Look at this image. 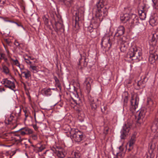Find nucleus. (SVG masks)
<instances>
[{
    "label": "nucleus",
    "mask_w": 158,
    "mask_h": 158,
    "mask_svg": "<svg viewBox=\"0 0 158 158\" xmlns=\"http://www.w3.org/2000/svg\"><path fill=\"white\" fill-rule=\"evenodd\" d=\"M128 47V43L125 41H122L120 47V49L121 52H124L127 49Z\"/></svg>",
    "instance_id": "4be33fe9"
},
{
    "label": "nucleus",
    "mask_w": 158,
    "mask_h": 158,
    "mask_svg": "<svg viewBox=\"0 0 158 158\" xmlns=\"http://www.w3.org/2000/svg\"><path fill=\"white\" fill-rule=\"evenodd\" d=\"M158 129V122L155 121L152 124L151 127V130L153 132H156Z\"/></svg>",
    "instance_id": "a878e982"
},
{
    "label": "nucleus",
    "mask_w": 158,
    "mask_h": 158,
    "mask_svg": "<svg viewBox=\"0 0 158 158\" xmlns=\"http://www.w3.org/2000/svg\"><path fill=\"white\" fill-rule=\"evenodd\" d=\"M24 61L26 63L30 71L34 73H36L39 71V67L36 66L31 60H33L35 58H32L31 56H26L24 57Z\"/></svg>",
    "instance_id": "423d86ee"
},
{
    "label": "nucleus",
    "mask_w": 158,
    "mask_h": 158,
    "mask_svg": "<svg viewBox=\"0 0 158 158\" xmlns=\"http://www.w3.org/2000/svg\"><path fill=\"white\" fill-rule=\"evenodd\" d=\"M139 0H138V1H139Z\"/></svg>",
    "instance_id": "4d7b16f0"
},
{
    "label": "nucleus",
    "mask_w": 158,
    "mask_h": 158,
    "mask_svg": "<svg viewBox=\"0 0 158 158\" xmlns=\"http://www.w3.org/2000/svg\"><path fill=\"white\" fill-rule=\"evenodd\" d=\"M119 148L121 151V152L117 153L116 157L117 158H122L124 156V153L122 151V148L121 146H120Z\"/></svg>",
    "instance_id": "bb28decb"
},
{
    "label": "nucleus",
    "mask_w": 158,
    "mask_h": 158,
    "mask_svg": "<svg viewBox=\"0 0 158 158\" xmlns=\"http://www.w3.org/2000/svg\"><path fill=\"white\" fill-rule=\"evenodd\" d=\"M75 98H72V99L73 101L75 102V103L77 104V101L80 100V99L79 98V96L77 94V93L75 95Z\"/></svg>",
    "instance_id": "72a5a7b5"
},
{
    "label": "nucleus",
    "mask_w": 158,
    "mask_h": 158,
    "mask_svg": "<svg viewBox=\"0 0 158 158\" xmlns=\"http://www.w3.org/2000/svg\"><path fill=\"white\" fill-rule=\"evenodd\" d=\"M152 46L150 48V55L149 58V61L151 64L155 63L158 58V50H156Z\"/></svg>",
    "instance_id": "0eeeda50"
},
{
    "label": "nucleus",
    "mask_w": 158,
    "mask_h": 158,
    "mask_svg": "<svg viewBox=\"0 0 158 158\" xmlns=\"http://www.w3.org/2000/svg\"><path fill=\"white\" fill-rule=\"evenodd\" d=\"M143 81H139L137 83V85L138 86H140L142 85V83L143 84Z\"/></svg>",
    "instance_id": "c03bdc74"
},
{
    "label": "nucleus",
    "mask_w": 158,
    "mask_h": 158,
    "mask_svg": "<svg viewBox=\"0 0 158 158\" xmlns=\"http://www.w3.org/2000/svg\"><path fill=\"white\" fill-rule=\"evenodd\" d=\"M102 21V20L95 15V16L93 17L91 20L90 25L93 27L94 29H97L99 27Z\"/></svg>",
    "instance_id": "9d476101"
},
{
    "label": "nucleus",
    "mask_w": 158,
    "mask_h": 158,
    "mask_svg": "<svg viewBox=\"0 0 158 158\" xmlns=\"http://www.w3.org/2000/svg\"><path fill=\"white\" fill-rule=\"evenodd\" d=\"M90 105L92 109L95 110L97 107V104L94 102V100H93L91 102Z\"/></svg>",
    "instance_id": "2f4dec72"
},
{
    "label": "nucleus",
    "mask_w": 158,
    "mask_h": 158,
    "mask_svg": "<svg viewBox=\"0 0 158 158\" xmlns=\"http://www.w3.org/2000/svg\"><path fill=\"white\" fill-rule=\"evenodd\" d=\"M128 158H136L135 156L134 155H131L129 156Z\"/></svg>",
    "instance_id": "09e8293b"
},
{
    "label": "nucleus",
    "mask_w": 158,
    "mask_h": 158,
    "mask_svg": "<svg viewBox=\"0 0 158 158\" xmlns=\"http://www.w3.org/2000/svg\"><path fill=\"white\" fill-rule=\"evenodd\" d=\"M4 91V89L3 88H2V90L1 91Z\"/></svg>",
    "instance_id": "864d4df0"
},
{
    "label": "nucleus",
    "mask_w": 158,
    "mask_h": 158,
    "mask_svg": "<svg viewBox=\"0 0 158 158\" xmlns=\"http://www.w3.org/2000/svg\"><path fill=\"white\" fill-rule=\"evenodd\" d=\"M147 106L150 110L152 111L156 106V103L152 100L151 98H148L147 99Z\"/></svg>",
    "instance_id": "f3484780"
},
{
    "label": "nucleus",
    "mask_w": 158,
    "mask_h": 158,
    "mask_svg": "<svg viewBox=\"0 0 158 158\" xmlns=\"http://www.w3.org/2000/svg\"><path fill=\"white\" fill-rule=\"evenodd\" d=\"M55 153L57 156L59 158H63L66 154V152L64 149L56 150Z\"/></svg>",
    "instance_id": "6ab92c4d"
},
{
    "label": "nucleus",
    "mask_w": 158,
    "mask_h": 158,
    "mask_svg": "<svg viewBox=\"0 0 158 158\" xmlns=\"http://www.w3.org/2000/svg\"><path fill=\"white\" fill-rule=\"evenodd\" d=\"M139 13L140 15V19L144 20L145 19L146 17V14L145 12L143 11L142 10L139 11Z\"/></svg>",
    "instance_id": "c85d7f7f"
},
{
    "label": "nucleus",
    "mask_w": 158,
    "mask_h": 158,
    "mask_svg": "<svg viewBox=\"0 0 158 158\" xmlns=\"http://www.w3.org/2000/svg\"><path fill=\"white\" fill-rule=\"evenodd\" d=\"M5 56V55L2 53H0V62L2 60Z\"/></svg>",
    "instance_id": "79ce46f5"
},
{
    "label": "nucleus",
    "mask_w": 158,
    "mask_h": 158,
    "mask_svg": "<svg viewBox=\"0 0 158 158\" xmlns=\"http://www.w3.org/2000/svg\"><path fill=\"white\" fill-rule=\"evenodd\" d=\"M45 24H47L48 23V19L45 17V16H44L43 18Z\"/></svg>",
    "instance_id": "ea45409f"
},
{
    "label": "nucleus",
    "mask_w": 158,
    "mask_h": 158,
    "mask_svg": "<svg viewBox=\"0 0 158 158\" xmlns=\"http://www.w3.org/2000/svg\"><path fill=\"white\" fill-rule=\"evenodd\" d=\"M128 100V98L127 96H126L124 99V102L125 103H127V102Z\"/></svg>",
    "instance_id": "de8ad7c7"
},
{
    "label": "nucleus",
    "mask_w": 158,
    "mask_h": 158,
    "mask_svg": "<svg viewBox=\"0 0 158 158\" xmlns=\"http://www.w3.org/2000/svg\"><path fill=\"white\" fill-rule=\"evenodd\" d=\"M135 136L134 135H133L129 141V143H128L127 144H128L130 148L128 149L129 151H130L133 148V145L135 141Z\"/></svg>",
    "instance_id": "412c9836"
},
{
    "label": "nucleus",
    "mask_w": 158,
    "mask_h": 158,
    "mask_svg": "<svg viewBox=\"0 0 158 158\" xmlns=\"http://www.w3.org/2000/svg\"><path fill=\"white\" fill-rule=\"evenodd\" d=\"M86 58L84 56H81V58L79 60L78 65L81 67H85L87 65V63L86 61Z\"/></svg>",
    "instance_id": "aec40b11"
},
{
    "label": "nucleus",
    "mask_w": 158,
    "mask_h": 158,
    "mask_svg": "<svg viewBox=\"0 0 158 158\" xmlns=\"http://www.w3.org/2000/svg\"><path fill=\"white\" fill-rule=\"evenodd\" d=\"M105 2V0H98L96 4L95 15L102 21L108 13L107 8L104 6Z\"/></svg>",
    "instance_id": "f257e3e1"
},
{
    "label": "nucleus",
    "mask_w": 158,
    "mask_h": 158,
    "mask_svg": "<svg viewBox=\"0 0 158 158\" xmlns=\"http://www.w3.org/2000/svg\"><path fill=\"white\" fill-rule=\"evenodd\" d=\"M22 73L24 75L23 77H24L26 79L29 80L31 78V72L28 69H27L25 71L22 72Z\"/></svg>",
    "instance_id": "5701e85b"
},
{
    "label": "nucleus",
    "mask_w": 158,
    "mask_h": 158,
    "mask_svg": "<svg viewBox=\"0 0 158 158\" xmlns=\"http://www.w3.org/2000/svg\"><path fill=\"white\" fill-rule=\"evenodd\" d=\"M158 39V35L156 33H154L153 34L152 37V40L153 41H156Z\"/></svg>",
    "instance_id": "c9c22d12"
},
{
    "label": "nucleus",
    "mask_w": 158,
    "mask_h": 158,
    "mask_svg": "<svg viewBox=\"0 0 158 158\" xmlns=\"http://www.w3.org/2000/svg\"><path fill=\"white\" fill-rule=\"evenodd\" d=\"M158 141V131L155 135L152 140V142L155 143Z\"/></svg>",
    "instance_id": "4c0bfd02"
},
{
    "label": "nucleus",
    "mask_w": 158,
    "mask_h": 158,
    "mask_svg": "<svg viewBox=\"0 0 158 158\" xmlns=\"http://www.w3.org/2000/svg\"><path fill=\"white\" fill-rule=\"evenodd\" d=\"M45 148L44 145L40 144H37L35 147V149L38 151V152H41Z\"/></svg>",
    "instance_id": "cd10ccee"
},
{
    "label": "nucleus",
    "mask_w": 158,
    "mask_h": 158,
    "mask_svg": "<svg viewBox=\"0 0 158 158\" xmlns=\"http://www.w3.org/2000/svg\"><path fill=\"white\" fill-rule=\"evenodd\" d=\"M120 20L124 23L128 22L131 24V26L136 25L139 21L138 17L135 14H133L123 15L120 17Z\"/></svg>",
    "instance_id": "f03ea898"
},
{
    "label": "nucleus",
    "mask_w": 158,
    "mask_h": 158,
    "mask_svg": "<svg viewBox=\"0 0 158 158\" xmlns=\"http://www.w3.org/2000/svg\"><path fill=\"white\" fill-rule=\"evenodd\" d=\"M71 158H81L80 156L77 153L75 152L73 154V156Z\"/></svg>",
    "instance_id": "58836bf2"
},
{
    "label": "nucleus",
    "mask_w": 158,
    "mask_h": 158,
    "mask_svg": "<svg viewBox=\"0 0 158 158\" xmlns=\"http://www.w3.org/2000/svg\"><path fill=\"white\" fill-rule=\"evenodd\" d=\"M25 116L26 117H27L28 116V115H27L26 113L25 114Z\"/></svg>",
    "instance_id": "5fc2aeb1"
},
{
    "label": "nucleus",
    "mask_w": 158,
    "mask_h": 158,
    "mask_svg": "<svg viewBox=\"0 0 158 158\" xmlns=\"http://www.w3.org/2000/svg\"><path fill=\"white\" fill-rule=\"evenodd\" d=\"M93 80L90 77L86 78L84 83V85L86 88L87 92L89 93L91 90V84L93 82Z\"/></svg>",
    "instance_id": "4468645a"
},
{
    "label": "nucleus",
    "mask_w": 158,
    "mask_h": 158,
    "mask_svg": "<svg viewBox=\"0 0 158 158\" xmlns=\"http://www.w3.org/2000/svg\"><path fill=\"white\" fill-rule=\"evenodd\" d=\"M139 101V98L138 96L136 94L132 96L131 99V109L135 110L138 107Z\"/></svg>",
    "instance_id": "6e6552de"
},
{
    "label": "nucleus",
    "mask_w": 158,
    "mask_h": 158,
    "mask_svg": "<svg viewBox=\"0 0 158 158\" xmlns=\"http://www.w3.org/2000/svg\"><path fill=\"white\" fill-rule=\"evenodd\" d=\"M17 126V125L15 124L14 127H13V128H15Z\"/></svg>",
    "instance_id": "603ef678"
},
{
    "label": "nucleus",
    "mask_w": 158,
    "mask_h": 158,
    "mask_svg": "<svg viewBox=\"0 0 158 158\" xmlns=\"http://www.w3.org/2000/svg\"><path fill=\"white\" fill-rule=\"evenodd\" d=\"M19 133L22 135H25L27 134H31L32 133V131L27 127L22 128L19 130Z\"/></svg>",
    "instance_id": "dca6fc26"
},
{
    "label": "nucleus",
    "mask_w": 158,
    "mask_h": 158,
    "mask_svg": "<svg viewBox=\"0 0 158 158\" xmlns=\"http://www.w3.org/2000/svg\"><path fill=\"white\" fill-rule=\"evenodd\" d=\"M66 127L68 130V131L66 132H69L72 140L77 142H80L82 140L83 135L80 131L78 129H71L70 127L68 125L66 126Z\"/></svg>",
    "instance_id": "7ed1b4c3"
},
{
    "label": "nucleus",
    "mask_w": 158,
    "mask_h": 158,
    "mask_svg": "<svg viewBox=\"0 0 158 158\" xmlns=\"http://www.w3.org/2000/svg\"><path fill=\"white\" fill-rule=\"evenodd\" d=\"M14 114H12L6 115L5 116V122L6 124H13L16 122L14 117Z\"/></svg>",
    "instance_id": "f8f14e48"
},
{
    "label": "nucleus",
    "mask_w": 158,
    "mask_h": 158,
    "mask_svg": "<svg viewBox=\"0 0 158 158\" xmlns=\"http://www.w3.org/2000/svg\"><path fill=\"white\" fill-rule=\"evenodd\" d=\"M31 137L32 139L34 140H36L37 139V135L35 134H32Z\"/></svg>",
    "instance_id": "a19ab883"
},
{
    "label": "nucleus",
    "mask_w": 158,
    "mask_h": 158,
    "mask_svg": "<svg viewBox=\"0 0 158 158\" xmlns=\"http://www.w3.org/2000/svg\"><path fill=\"white\" fill-rule=\"evenodd\" d=\"M3 138L6 139V141H12L13 144H17L23 140L19 133L13 134L12 135L10 133H6L4 134Z\"/></svg>",
    "instance_id": "39448f33"
},
{
    "label": "nucleus",
    "mask_w": 158,
    "mask_h": 158,
    "mask_svg": "<svg viewBox=\"0 0 158 158\" xmlns=\"http://www.w3.org/2000/svg\"><path fill=\"white\" fill-rule=\"evenodd\" d=\"M3 60H4L6 62H7V58H6L5 57V56L4 57V58H3Z\"/></svg>",
    "instance_id": "8fccbe9b"
},
{
    "label": "nucleus",
    "mask_w": 158,
    "mask_h": 158,
    "mask_svg": "<svg viewBox=\"0 0 158 158\" xmlns=\"http://www.w3.org/2000/svg\"><path fill=\"white\" fill-rule=\"evenodd\" d=\"M142 55L141 50L135 47L130 48L127 54L128 56L131 58L132 60H137L138 61L141 59Z\"/></svg>",
    "instance_id": "20e7f679"
},
{
    "label": "nucleus",
    "mask_w": 158,
    "mask_h": 158,
    "mask_svg": "<svg viewBox=\"0 0 158 158\" xmlns=\"http://www.w3.org/2000/svg\"><path fill=\"white\" fill-rule=\"evenodd\" d=\"M5 1L6 0H0V5L4 4Z\"/></svg>",
    "instance_id": "49530a36"
},
{
    "label": "nucleus",
    "mask_w": 158,
    "mask_h": 158,
    "mask_svg": "<svg viewBox=\"0 0 158 158\" xmlns=\"http://www.w3.org/2000/svg\"><path fill=\"white\" fill-rule=\"evenodd\" d=\"M54 79L56 82V86H57V87H58V88H60V81L59 79L56 77H54Z\"/></svg>",
    "instance_id": "473e14b6"
},
{
    "label": "nucleus",
    "mask_w": 158,
    "mask_h": 158,
    "mask_svg": "<svg viewBox=\"0 0 158 158\" xmlns=\"http://www.w3.org/2000/svg\"><path fill=\"white\" fill-rule=\"evenodd\" d=\"M3 84L6 87L9 88L14 91H15L14 89L15 88V86L13 82L11 81L6 79H4L3 81Z\"/></svg>",
    "instance_id": "ddd939ff"
},
{
    "label": "nucleus",
    "mask_w": 158,
    "mask_h": 158,
    "mask_svg": "<svg viewBox=\"0 0 158 158\" xmlns=\"http://www.w3.org/2000/svg\"><path fill=\"white\" fill-rule=\"evenodd\" d=\"M149 23L151 25L153 26L158 23V20L156 17H152L150 19Z\"/></svg>",
    "instance_id": "393cba45"
},
{
    "label": "nucleus",
    "mask_w": 158,
    "mask_h": 158,
    "mask_svg": "<svg viewBox=\"0 0 158 158\" xmlns=\"http://www.w3.org/2000/svg\"><path fill=\"white\" fill-rule=\"evenodd\" d=\"M130 130V127L128 124H125L123 126V130L122 131V134L121 136V139L123 138L124 136H126L129 132Z\"/></svg>",
    "instance_id": "2eb2a0df"
},
{
    "label": "nucleus",
    "mask_w": 158,
    "mask_h": 158,
    "mask_svg": "<svg viewBox=\"0 0 158 158\" xmlns=\"http://www.w3.org/2000/svg\"><path fill=\"white\" fill-rule=\"evenodd\" d=\"M15 23H16V24L18 26H22V25H19V24H18L17 23L15 22Z\"/></svg>",
    "instance_id": "3c124183"
},
{
    "label": "nucleus",
    "mask_w": 158,
    "mask_h": 158,
    "mask_svg": "<svg viewBox=\"0 0 158 158\" xmlns=\"http://www.w3.org/2000/svg\"><path fill=\"white\" fill-rule=\"evenodd\" d=\"M44 94L46 96H50L52 94V92H51V89L50 88L44 89L43 90Z\"/></svg>",
    "instance_id": "c756f323"
},
{
    "label": "nucleus",
    "mask_w": 158,
    "mask_h": 158,
    "mask_svg": "<svg viewBox=\"0 0 158 158\" xmlns=\"http://www.w3.org/2000/svg\"><path fill=\"white\" fill-rule=\"evenodd\" d=\"M3 72L5 74H7L9 73V70L8 68L5 65L2 66Z\"/></svg>",
    "instance_id": "7c9ffc66"
},
{
    "label": "nucleus",
    "mask_w": 158,
    "mask_h": 158,
    "mask_svg": "<svg viewBox=\"0 0 158 158\" xmlns=\"http://www.w3.org/2000/svg\"><path fill=\"white\" fill-rule=\"evenodd\" d=\"M152 1L153 3L154 7L156 9H158V0H152Z\"/></svg>",
    "instance_id": "f704fd0d"
},
{
    "label": "nucleus",
    "mask_w": 158,
    "mask_h": 158,
    "mask_svg": "<svg viewBox=\"0 0 158 158\" xmlns=\"http://www.w3.org/2000/svg\"><path fill=\"white\" fill-rule=\"evenodd\" d=\"M10 60L11 62L13 64L15 65L20 68V64L19 61L15 58V59L10 57Z\"/></svg>",
    "instance_id": "b1692460"
},
{
    "label": "nucleus",
    "mask_w": 158,
    "mask_h": 158,
    "mask_svg": "<svg viewBox=\"0 0 158 158\" xmlns=\"http://www.w3.org/2000/svg\"><path fill=\"white\" fill-rule=\"evenodd\" d=\"M63 1L65 4L67 6H70L72 2V0H63Z\"/></svg>",
    "instance_id": "e433bc0d"
},
{
    "label": "nucleus",
    "mask_w": 158,
    "mask_h": 158,
    "mask_svg": "<svg viewBox=\"0 0 158 158\" xmlns=\"http://www.w3.org/2000/svg\"><path fill=\"white\" fill-rule=\"evenodd\" d=\"M10 146H11V145L8 146H9V147H10Z\"/></svg>",
    "instance_id": "6e6d98bb"
},
{
    "label": "nucleus",
    "mask_w": 158,
    "mask_h": 158,
    "mask_svg": "<svg viewBox=\"0 0 158 158\" xmlns=\"http://www.w3.org/2000/svg\"><path fill=\"white\" fill-rule=\"evenodd\" d=\"M125 28L123 26H120L118 28L117 32L115 35L116 36H119L123 35L124 33Z\"/></svg>",
    "instance_id": "a211bd4d"
},
{
    "label": "nucleus",
    "mask_w": 158,
    "mask_h": 158,
    "mask_svg": "<svg viewBox=\"0 0 158 158\" xmlns=\"http://www.w3.org/2000/svg\"><path fill=\"white\" fill-rule=\"evenodd\" d=\"M91 26L88 27V31L90 32H92L93 31V29H94L93 27L92 26Z\"/></svg>",
    "instance_id": "37998d69"
},
{
    "label": "nucleus",
    "mask_w": 158,
    "mask_h": 158,
    "mask_svg": "<svg viewBox=\"0 0 158 158\" xmlns=\"http://www.w3.org/2000/svg\"><path fill=\"white\" fill-rule=\"evenodd\" d=\"M101 45L104 48L108 47L109 48L111 45L110 37L109 36H105L102 38Z\"/></svg>",
    "instance_id": "1a4fd4ad"
},
{
    "label": "nucleus",
    "mask_w": 158,
    "mask_h": 158,
    "mask_svg": "<svg viewBox=\"0 0 158 158\" xmlns=\"http://www.w3.org/2000/svg\"><path fill=\"white\" fill-rule=\"evenodd\" d=\"M145 113L144 110H141L139 113L137 121V124L141 125L143 123L145 120Z\"/></svg>",
    "instance_id": "9b49d317"
},
{
    "label": "nucleus",
    "mask_w": 158,
    "mask_h": 158,
    "mask_svg": "<svg viewBox=\"0 0 158 158\" xmlns=\"http://www.w3.org/2000/svg\"><path fill=\"white\" fill-rule=\"evenodd\" d=\"M14 44L17 46H18L20 44L18 41H15L14 42Z\"/></svg>",
    "instance_id": "a18cd8bd"
}]
</instances>
